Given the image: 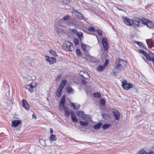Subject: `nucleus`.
<instances>
[{
  "instance_id": "obj_51",
  "label": "nucleus",
  "mask_w": 154,
  "mask_h": 154,
  "mask_svg": "<svg viewBox=\"0 0 154 154\" xmlns=\"http://www.w3.org/2000/svg\"><path fill=\"white\" fill-rule=\"evenodd\" d=\"M151 46L154 47V41H153L151 44Z\"/></svg>"
},
{
  "instance_id": "obj_5",
  "label": "nucleus",
  "mask_w": 154,
  "mask_h": 154,
  "mask_svg": "<svg viewBox=\"0 0 154 154\" xmlns=\"http://www.w3.org/2000/svg\"><path fill=\"white\" fill-rule=\"evenodd\" d=\"M122 85L124 89L127 90L132 88L133 87L132 84L127 83L126 80H124L122 82Z\"/></svg>"
},
{
  "instance_id": "obj_38",
  "label": "nucleus",
  "mask_w": 154,
  "mask_h": 154,
  "mask_svg": "<svg viewBox=\"0 0 154 154\" xmlns=\"http://www.w3.org/2000/svg\"><path fill=\"white\" fill-rule=\"evenodd\" d=\"M88 29V30L92 32H95L96 31V30L93 27H89Z\"/></svg>"
},
{
  "instance_id": "obj_40",
  "label": "nucleus",
  "mask_w": 154,
  "mask_h": 154,
  "mask_svg": "<svg viewBox=\"0 0 154 154\" xmlns=\"http://www.w3.org/2000/svg\"><path fill=\"white\" fill-rule=\"evenodd\" d=\"M71 31H72V32H73V33H74V34H76V35L77 34V33L78 32L77 31V30L75 29H71Z\"/></svg>"
},
{
  "instance_id": "obj_29",
  "label": "nucleus",
  "mask_w": 154,
  "mask_h": 154,
  "mask_svg": "<svg viewBox=\"0 0 154 154\" xmlns=\"http://www.w3.org/2000/svg\"><path fill=\"white\" fill-rule=\"evenodd\" d=\"M81 46L82 48L83 51H88L87 49V47H89L88 46L86 45L85 44L82 43V44Z\"/></svg>"
},
{
  "instance_id": "obj_46",
  "label": "nucleus",
  "mask_w": 154,
  "mask_h": 154,
  "mask_svg": "<svg viewBox=\"0 0 154 154\" xmlns=\"http://www.w3.org/2000/svg\"><path fill=\"white\" fill-rule=\"evenodd\" d=\"M82 82L84 84H86L87 82V81L85 80L84 79H82Z\"/></svg>"
},
{
  "instance_id": "obj_3",
  "label": "nucleus",
  "mask_w": 154,
  "mask_h": 154,
  "mask_svg": "<svg viewBox=\"0 0 154 154\" xmlns=\"http://www.w3.org/2000/svg\"><path fill=\"white\" fill-rule=\"evenodd\" d=\"M134 24L137 27H141L143 23H144V21L138 18H136L133 20Z\"/></svg>"
},
{
  "instance_id": "obj_26",
  "label": "nucleus",
  "mask_w": 154,
  "mask_h": 154,
  "mask_svg": "<svg viewBox=\"0 0 154 154\" xmlns=\"http://www.w3.org/2000/svg\"><path fill=\"white\" fill-rule=\"evenodd\" d=\"M102 125L101 123H98L95 125L93 126V128L95 130H98Z\"/></svg>"
},
{
  "instance_id": "obj_16",
  "label": "nucleus",
  "mask_w": 154,
  "mask_h": 154,
  "mask_svg": "<svg viewBox=\"0 0 154 154\" xmlns=\"http://www.w3.org/2000/svg\"><path fill=\"white\" fill-rule=\"evenodd\" d=\"M83 119L87 121L90 122L92 120V117L89 114H85Z\"/></svg>"
},
{
  "instance_id": "obj_25",
  "label": "nucleus",
  "mask_w": 154,
  "mask_h": 154,
  "mask_svg": "<svg viewBox=\"0 0 154 154\" xmlns=\"http://www.w3.org/2000/svg\"><path fill=\"white\" fill-rule=\"evenodd\" d=\"M66 83V79L63 80L62 81L60 84V85L59 88H61V87L63 88V89L64 88V86L65 85Z\"/></svg>"
},
{
  "instance_id": "obj_48",
  "label": "nucleus",
  "mask_w": 154,
  "mask_h": 154,
  "mask_svg": "<svg viewBox=\"0 0 154 154\" xmlns=\"http://www.w3.org/2000/svg\"><path fill=\"white\" fill-rule=\"evenodd\" d=\"M61 76V75H58L57 76L56 79L57 80H58Z\"/></svg>"
},
{
  "instance_id": "obj_14",
  "label": "nucleus",
  "mask_w": 154,
  "mask_h": 154,
  "mask_svg": "<svg viewBox=\"0 0 154 154\" xmlns=\"http://www.w3.org/2000/svg\"><path fill=\"white\" fill-rule=\"evenodd\" d=\"M21 121L20 120H14L12 121V126L14 127H17L21 123Z\"/></svg>"
},
{
  "instance_id": "obj_23",
  "label": "nucleus",
  "mask_w": 154,
  "mask_h": 154,
  "mask_svg": "<svg viewBox=\"0 0 154 154\" xmlns=\"http://www.w3.org/2000/svg\"><path fill=\"white\" fill-rule=\"evenodd\" d=\"M71 106L72 107H73L75 109H78L80 106V105L79 104L77 103L75 104L74 103H71Z\"/></svg>"
},
{
  "instance_id": "obj_8",
  "label": "nucleus",
  "mask_w": 154,
  "mask_h": 154,
  "mask_svg": "<svg viewBox=\"0 0 154 154\" xmlns=\"http://www.w3.org/2000/svg\"><path fill=\"white\" fill-rule=\"evenodd\" d=\"M102 42L103 45L104 50L106 51H107L109 48V46L107 39L106 38H102Z\"/></svg>"
},
{
  "instance_id": "obj_39",
  "label": "nucleus",
  "mask_w": 154,
  "mask_h": 154,
  "mask_svg": "<svg viewBox=\"0 0 154 154\" xmlns=\"http://www.w3.org/2000/svg\"><path fill=\"white\" fill-rule=\"evenodd\" d=\"M62 1L63 3L66 4H67L70 2L69 0H62Z\"/></svg>"
},
{
  "instance_id": "obj_7",
  "label": "nucleus",
  "mask_w": 154,
  "mask_h": 154,
  "mask_svg": "<svg viewBox=\"0 0 154 154\" xmlns=\"http://www.w3.org/2000/svg\"><path fill=\"white\" fill-rule=\"evenodd\" d=\"M123 21L124 23L126 25L129 26H132L134 23L133 20H131L128 18H125Z\"/></svg>"
},
{
  "instance_id": "obj_11",
  "label": "nucleus",
  "mask_w": 154,
  "mask_h": 154,
  "mask_svg": "<svg viewBox=\"0 0 154 154\" xmlns=\"http://www.w3.org/2000/svg\"><path fill=\"white\" fill-rule=\"evenodd\" d=\"M79 74L81 76L85 79H88L90 78L89 75L85 71L83 70V71H80Z\"/></svg>"
},
{
  "instance_id": "obj_56",
  "label": "nucleus",
  "mask_w": 154,
  "mask_h": 154,
  "mask_svg": "<svg viewBox=\"0 0 154 154\" xmlns=\"http://www.w3.org/2000/svg\"><path fill=\"white\" fill-rule=\"evenodd\" d=\"M82 74H84L83 73H82Z\"/></svg>"
},
{
  "instance_id": "obj_35",
  "label": "nucleus",
  "mask_w": 154,
  "mask_h": 154,
  "mask_svg": "<svg viewBox=\"0 0 154 154\" xmlns=\"http://www.w3.org/2000/svg\"><path fill=\"white\" fill-rule=\"evenodd\" d=\"M139 51L140 53L142 54L146 57V55L148 53L144 51L143 50H140Z\"/></svg>"
},
{
  "instance_id": "obj_30",
  "label": "nucleus",
  "mask_w": 154,
  "mask_h": 154,
  "mask_svg": "<svg viewBox=\"0 0 154 154\" xmlns=\"http://www.w3.org/2000/svg\"><path fill=\"white\" fill-rule=\"evenodd\" d=\"M79 123L81 125L84 126H87L88 125V122H84L81 121L79 122Z\"/></svg>"
},
{
  "instance_id": "obj_32",
  "label": "nucleus",
  "mask_w": 154,
  "mask_h": 154,
  "mask_svg": "<svg viewBox=\"0 0 154 154\" xmlns=\"http://www.w3.org/2000/svg\"><path fill=\"white\" fill-rule=\"evenodd\" d=\"M49 53L50 54H51L54 57H56V56H57V54L53 50H50Z\"/></svg>"
},
{
  "instance_id": "obj_36",
  "label": "nucleus",
  "mask_w": 154,
  "mask_h": 154,
  "mask_svg": "<svg viewBox=\"0 0 154 154\" xmlns=\"http://www.w3.org/2000/svg\"><path fill=\"white\" fill-rule=\"evenodd\" d=\"M105 101L103 99H102L100 100V103L103 106H104L105 105Z\"/></svg>"
},
{
  "instance_id": "obj_47",
  "label": "nucleus",
  "mask_w": 154,
  "mask_h": 154,
  "mask_svg": "<svg viewBox=\"0 0 154 154\" xmlns=\"http://www.w3.org/2000/svg\"><path fill=\"white\" fill-rule=\"evenodd\" d=\"M136 42L137 43V44L139 45V46H141V45L142 44V42Z\"/></svg>"
},
{
  "instance_id": "obj_18",
  "label": "nucleus",
  "mask_w": 154,
  "mask_h": 154,
  "mask_svg": "<svg viewBox=\"0 0 154 154\" xmlns=\"http://www.w3.org/2000/svg\"><path fill=\"white\" fill-rule=\"evenodd\" d=\"M76 113L77 115L80 117L83 118V117L85 115L84 114V112L81 110H78L76 111Z\"/></svg>"
},
{
  "instance_id": "obj_1",
  "label": "nucleus",
  "mask_w": 154,
  "mask_h": 154,
  "mask_svg": "<svg viewBox=\"0 0 154 154\" xmlns=\"http://www.w3.org/2000/svg\"><path fill=\"white\" fill-rule=\"evenodd\" d=\"M116 66L115 67V69L116 70H123L127 64V62L119 58L116 59Z\"/></svg>"
},
{
  "instance_id": "obj_53",
  "label": "nucleus",
  "mask_w": 154,
  "mask_h": 154,
  "mask_svg": "<svg viewBox=\"0 0 154 154\" xmlns=\"http://www.w3.org/2000/svg\"><path fill=\"white\" fill-rule=\"evenodd\" d=\"M147 154H154V152H150L149 153H147Z\"/></svg>"
},
{
  "instance_id": "obj_17",
  "label": "nucleus",
  "mask_w": 154,
  "mask_h": 154,
  "mask_svg": "<svg viewBox=\"0 0 154 154\" xmlns=\"http://www.w3.org/2000/svg\"><path fill=\"white\" fill-rule=\"evenodd\" d=\"M72 119V121L74 123H76L78 122L77 119L76 118L74 112L73 111L70 112Z\"/></svg>"
},
{
  "instance_id": "obj_10",
  "label": "nucleus",
  "mask_w": 154,
  "mask_h": 154,
  "mask_svg": "<svg viewBox=\"0 0 154 154\" xmlns=\"http://www.w3.org/2000/svg\"><path fill=\"white\" fill-rule=\"evenodd\" d=\"M45 57L46 60L49 62L50 64H53L56 62V59L54 57H50L47 56H46Z\"/></svg>"
},
{
  "instance_id": "obj_24",
  "label": "nucleus",
  "mask_w": 154,
  "mask_h": 154,
  "mask_svg": "<svg viewBox=\"0 0 154 154\" xmlns=\"http://www.w3.org/2000/svg\"><path fill=\"white\" fill-rule=\"evenodd\" d=\"M57 139V138L56 136L53 134H51L49 137L50 140L52 141H56Z\"/></svg>"
},
{
  "instance_id": "obj_45",
  "label": "nucleus",
  "mask_w": 154,
  "mask_h": 154,
  "mask_svg": "<svg viewBox=\"0 0 154 154\" xmlns=\"http://www.w3.org/2000/svg\"><path fill=\"white\" fill-rule=\"evenodd\" d=\"M116 70V71H117V72H113L114 74V75H117V73L118 72H119L120 71V70Z\"/></svg>"
},
{
  "instance_id": "obj_12",
  "label": "nucleus",
  "mask_w": 154,
  "mask_h": 154,
  "mask_svg": "<svg viewBox=\"0 0 154 154\" xmlns=\"http://www.w3.org/2000/svg\"><path fill=\"white\" fill-rule=\"evenodd\" d=\"M112 112L115 117V119L116 120H119L120 116V113L119 111L116 109H114L112 111Z\"/></svg>"
},
{
  "instance_id": "obj_13",
  "label": "nucleus",
  "mask_w": 154,
  "mask_h": 154,
  "mask_svg": "<svg viewBox=\"0 0 154 154\" xmlns=\"http://www.w3.org/2000/svg\"><path fill=\"white\" fill-rule=\"evenodd\" d=\"M22 106L24 108H25L27 110H29V106L27 101L25 99H23L22 101Z\"/></svg>"
},
{
  "instance_id": "obj_6",
  "label": "nucleus",
  "mask_w": 154,
  "mask_h": 154,
  "mask_svg": "<svg viewBox=\"0 0 154 154\" xmlns=\"http://www.w3.org/2000/svg\"><path fill=\"white\" fill-rule=\"evenodd\" d=\"M146 57L148 61L152 62L154 60V54L150 51H148Z\"/></svg>"
},
{
  "instance_id": "obj_15",
  "label": "nucleus",
  "mask_w": 154,
  "mask_h": 154,
  "mask_svg": "<svg viewBox=\"0 0 154 154\" xmlns=\"http://www.w3.org/2000/svg\"><path fill=\"white\" fill-rule=\"evenodd\" d=\"M66 96L65 95H63L62 97L60 102V106L61 107H64L65 101Z\"/></svg>"
},
{
  "instance_id": "obj_49",
  "label": "nucleus",
  "mask_w": 154,
  "mask_h": 154,
  "mask_svg": "<svg viewBox=\"0 0 154 154\" xmlns=\"http://www.w3.org/2000/svg\"><path fill=\"white\" fill-rule=\"evenodd\" d=\"M32 117L33 118H34L35 119H36V116L34 114H32Z\"/></svg>"
},
{
  "instance_id": "obj_44",
  "label": "nucleus",
  "mask_w": 154,
  "mask_h": 154,
  "mask_svg": "<svg viewBox=\"0 0 154 154\" xmlns=\"http://www.w3.org/2000/svg\"><path fill=\"white\" fill-rule=\"evenodd\" d=\"M98 34L100 35H102V31L100 30H96Z\"/></svg>"
},
{
  "instance_id": "obj_52",
  "label": "nucleus",
  "mask_w": 154,
  "mask_h": 154,
  "mask_svg": "<svg viewBox=\"0 0 154 154\" xmlns=\"http://www.w3.org/2000/svg\"><path fill=\"white\" fill-rule=\"evenodd\" d=\"M106 114H103V115H102V116H103V118H105V116H106Z\"/></svg>"
},
{
  "instance_id": "obj_55",
  "label": "nucleus",
  "mask_w": 154,
  "mask_h": 154,
  "mask_svg": "<svg viewBox=\"0 0 154 154\" xmlns=\"http://www.w3.org/2000/svg\"><path fill=\"white\" fill-rule=\"evenodd\" d=\"M119 9V10H122V9Z\"/></svg>"
},
{
  "instance_id": "obj_37",
  "label": "nucleus",
  "mask_w": 154,
  "mask_h": 154,
  "mask_svg": "<svg viewBox=\"0 0 154 154\" xmlns=\"http://www.w3.org/2000/svg\"><path fill=\"white\" fill-rule=\"evenodd\" d=\"M109 63V60L108 59H106V60L105 63L103 65V66H104L105 68L108 66Z\"/></svg>"
},
{
  "instance_id": "obj_50",
  "label": "nucleus",
  "mask_w": 154,
  "mask_h": 154,
  "mask_svg": "<svg viewBox=\"0 0 154 154\" xmlns=\"http://www.w3.org/2000/svg\"><path fill=\"white\" fill-rule=\"evenodd\" d=\"M50 133L51 134H52L53 133V130L52 128H50Z\"/></svg>"
},
{
  "instance_id": "obj_9",
  "label": "nucleus",
  "mask_w": 154,
  "mask_h": 154,
  "mask_svg": "<svg viewBox=\"0 0 154 154\" xmlns=\"http://www.w3.org/2000/svg\"><path fill=\"white\" fill-rule=\"evenodd\" d=\"M143 24L146 25L148 28L150 29L153 28L154 25L153 22L148 20H146Z\"/></svg>"
},
{
  "instance_id": "obj_33",
  "label": "nucleus",
  "mask_w": 154,
  "mask_h": 154,
  "mask_svg": "<svg viewBox=\"0 0 154 154\" xmlns=\"http://www.w3.org/2000/svg\"><path fill=\"white\" fill-rule=\"evenodd\" d=\"M137 154H147V152L144 150H141L139 151Z\"/></svg>"
},
{
  "instance_id": "obj_27",
  "label": "nucleus",
  "mask_w": 154,
  "mask_h": 154,
  "mask_svg": "<svg viewBox=\"0 0 154 154\" xmlns=\"http://www.w3.org/2000/svg\"><path fill=\"white\" fill-rule=\"evenodd\" d=\"M105 68V67L103 65H100L97 67V71H99L102 72L104 69Z\"/></svg>"
},
{
  "instance_id": "obj_21",
  "label": "nucleus",
  "mask_w": 154,
  "mask_h": 154,
  "mask_svg": "<svg viewBox=\"0 0 154 154\" xmlns=\"http://www.w3.org/2000/svg\"><path fill=\"white\" fill-rule=\"evenodd\" d=\"M65 112V115L67 117H68L69 115V112L68 107L65 106L63 107Z\"/></svg>"
},
{
  "instance_id": "obj_57",
  "label": "nucleus",
  "mask_w": 154,
  "mask_h": 154,
  "mask_svg": "<svg viewBox=\"0 0 154 154\" xmlns=\"http://www.w3.org/2000/svg\"><path fill=\"white\" fill-rule=\"evenodd\" d=\"M132 1H134V0H132Z\"/></svg>"
},
{
  "instance_id": "obj_54",
  "label": "nucleus",
  "mask_w": 154,
  "mask_h": 154,
  "mask_svg": "<svg viewBox=\"0 0 154 154\" xmlns=\"http://www.w3.org/2000/svg\"><path fill=\"white\" fill-rule=\"evenodd\" d=\"M61 108L60 107V110L61 111Z\"/></svg>"
},
{
  "instance_id": "obj_4",
  "label": "nucleus",
  "mask_w": 154,
  "mask_h": 154,
  "mask_svg": "<svg viewBox=\"0 0 154 154\" xmlns=\"http://www.w3.org/2000/svg\"><path fill=\"white\" fill-rule=\"evenodd\" d=\"M37 84L35 82H32L30 84L27 85L26 86V88L31 93H32L34 91V88L36 86Z\"/></svg>"
},
{
  "instance_id": "obj_28",
  "label": "nucleus",
  "mask_w": 154,
  "mask_h": 154,
  "mask_svg": "<svg viewBox=\"0 0 154 154\" xmlns=\"http://www.w3.org/2000/svg\"><path fill=\"white\" fill-rule=\"evenodd\" d=\"M76 35L78 38L80 40L83 38V34L81 32H78Z\"/></svg>"
},
{
  "instance_id": "obj_31",
  "label": "nucleus",
  "mask_w": 154,
  "mask_h": 154,
  "mask_svg": "<svg viewBox=\"0 0 154 154\" xmlns=\"http://www.w3.org/2000/svg\"><path fill=\"white\" fill-rule=\"evenodd\" d=\"M111 125L110 124H105L103 125L102 127L103 129H105L109 128Z\"/></svg>"
},
{
  "instance_id": "obj_41",
  "label": "nucleus",
  "mask_w": 154,
  "mask_h": 154,
  "mask_svg": "<svg viewBox=\"0 0 154 154\" xmlns=\"http://www.w3.org/2000/svg\"><path fill=\"white\" fill-rule=\"evenodd\" d=\"M74 42L75 44L76 45H77L78 44L79 40L77 38H74Z\"/></svg>"
},
{
  "instance_id": "obj_43",
  "label": "nucleus",
  "mask_w": 154,
  "mask_h": 154,
  "mask_svg": "<svg viewBox=\"0 0 154 154\" xmlns=\"http://www.w3.org/2000/svg\"><path fill=\"white\" fill-rule=\"evenodd\" d=\"M69 17V15H66V16H65L63 17V19L64 20H66Z\"/></svg>"
},
{
  "instance_id": "obj_22",
  "label": "nucleus",
  "mask_w": 154,
  "mask_h": 154,
  "mask_svg": "<svg viewBox=\"0 0 154 154\" xmlns=\"http://www.w3.org/2000/svg\"><path fill=\"white\" fill-rule=\"evenodd\" d=\"M75 14L76 15H75V17H77L80 20L83 19V16L81 13L79 12H77V13L76 12Z\"/></svg>"
},
{
  "instance_id": "obj_42",
  "label": "nucleus",
  "mask_w": 154,
  "mask_h": 154,
  "mask_svg": "<svg viewBox=\"0 0 154 154\" xmlns=\"http://www.w3.org/2000/svg\"><path fill=\"white\" fill-rule=\"evenodd\" d=\"M76 53L78 56H80L81 54L80 50L78 49H76Z\"/></svg>"
},
{
  "instance_id": "obj_20",
  "label": "nucleus",
  "mask_w": 154,
  "mask_h": 154,
  "mask_svg": "<svg viewBox=\"0 0 154 154\" xmlns=\"http://www.w3.org/2000/svg\"><path fill=\"white\" fill-rule=\"evenodd\" d=\"M66 91L67 93L70 94H72L74 92V90L70 86L67 87Z\"/></svg>"
},
{
  "instance_id": "obj_2",
  "label": "nucleus",
  "mask_w": 154,
  "mask_h": 154,
  "mask_svg": "<svg viewBox=\"0 0 154 154\" xmlns=\"http://www.w3.org/2000/svg\"><path fill=\"white\" fill-rule=\"evenodd\" d=\"M63 48L67 51H72L74 49L72 44L69 41H66L63 44Z\"/></svg>"
},
{
  "instance_id": "obj_19",
  "label": "nucleus",
  "mask_w": 154,
  "mask_h": 154,
  "mask_svg": "<svg viewBox=\"0 0 154 154\" xmlns=\"http://www.w3.org/2000/svg\"><path fill=\"white\" fill-rule=\"evenodd\" d=\"M63 89L62 87H61V88L59 87L58 89H57L56 92V95L58 97H59L61 96V93L62 92Z\"/></svg>"
},
{
  "instance_id": "obj_34",
  "label": "nucleus",
  "mask_w": 154,
  "mask_h": 154,
  "mask_svg": "<svg viewBox=\"0 0 154 154\" xmlns=\"http://www.w3.org/2000/svg\"><path fill=\"white\" fill-rule=\"evenodd\" d=\"M94 96L95 97L100 98L101 97V95L99 93H95L94 94Z\"/></svg>"
}]
</instances>
